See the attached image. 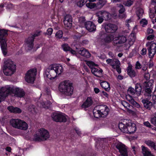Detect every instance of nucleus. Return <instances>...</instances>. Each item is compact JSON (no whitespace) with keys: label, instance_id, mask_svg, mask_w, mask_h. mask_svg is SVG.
<instances>
[{"label":"nucleus","instance_id":"11","mask_svg":"<svg viewBox=\"0 0 156 156\" xmlns=\"http://www.w3.org/2000/svg\"><path fill=\"white\" fill-rule=\"evenodd\" d=\"M41 31H36L32 37H29L26 41L25 47L27 49L30 50L33 47V41L35 37L40 35Z\"/></svg>","mask_w":156,"mask_h":156},{"label":"nucleus","instance_id":"2","mask_svg":"<svg viewBox=\"0 0 156 156\" xmlns=\"http://www.w3.org/2000/svg\"><path fill=\"white\" fill-rule=\"evenodd\" d=\"M63 71V68L61 65L58 64L51 65L46 69L44 76L50 80L53 79L61 74Z\"/></svg>","mask_w":156,"mask_h":156},{"label":"nucleus","instance_id":"48","mask_svg":"<svg viewBox=\"0 0 156 156\" xmlns=\"http://www.w3.org/2000/svg\"><path fill=\"white\" fill-rule=\"evenodd\" d=\"M141 72L144 73L145 72H147L148 71L147 66L145 65H143L141 67Z\"/></svg>","mask_w":156,"mask_h":156},{"label":"nucleus","instance_id":"58","mask_svg":"<svg viewBox=\"0 0 156 156\" xmlns=\"http://www.w3.org/2000/svg\"><path fill=\"white\" fill-rule=\"evenodd\" d=\"M53 29L51 28H49L47 30V34L48 35H51L53 32Z\"/></svg>","mask_w":156,"mask_h":156},{"label":"nucleus","instance_id":"23","mask_svg":"<svg viewBox=\"0 0 156 156\" xmlns=\"http://www.w3.org/2000/svg\"><path fill=\"white\" fill-rule=\"evenodd\" d=\"M91 71L94 75L98 77H100L102 76V70L101 69H98L95 67L92 68Z\"/></svg>","mask_w":156,"mask_h":156},{"label":"nucleus","instance_id":"30","mask_svg":"<svg viewBox=\"0 0 156 156\" xmlns=\"http://www.w3.org/2000/svg\"><path fill=\"white\" fill-rule=\"evenodd\" d=\"M8 109L11 112L15 113H20L22 112L20 108L17 107H14L13 106L8 107Z\"/></svg>","mask_w":156,"mask_h":156},{"label":"nucleus","instance_id":"25","mask_svg":"<svg viewBox=\"0 0 156 156\" xmlns=\"http://www.w3.org/2000/svg\"><path fill=\"white\" fill-rule=\"evenodd\" d=\"M121 104L127 110V111L129 112H132L133 111V107L126 101H122L121 102Z\"/></svg>","mask_w":156,"mask_h":156},{"label":"nucleus","instance_id":"54","mask_svg":"<svg viewBox=\"0 0 156 156\" xmlns=\"http://www.w3.org/2000/svg\"><path fill=\"white\" fill-rule=\"evenodd\" d=\"M135 107L139 108H140V104L134 101L133 102L131 103Z\"/></svg>","mask_w":156,"mask_h":156},{"label":"nucleus","instance_id":"31","mask_svg":"<svg viewBox=\"0 0 156 156\" xmlns=\"http://www.w3.org/2000/svg\"><path fill=\"white\" fill-rule=\"evenodd\" d=\"M142 101L145 108L148 109L151 108L152 105L151 102L146 99H143Z\"/></svg>","mask_w":156,"mask_h":156},{"label":"nucleus","instance_id":"24","mask_svg":"<svg viewBox=\"0 0 156 156\" xmlns=\"http://www.w3.org/2000/svg\"><path fill=\"white\" fill-rule=\"evenodd\" d=\"M128 75L131 77H133L136 75V74L134 70L132 68L131 65H129L127 69Z\"/></svg>","mask_w":156,"mask_h":156},{"label":"nucleus","instance_id":"10","mask_svg":"<svg viewBox=\"0 0 156 156\" xmlns=\"http://www.w3.org/2000/svg\"><path fill=\"white\" fill-rule=\"evenodd\" d=\"M107 63L111 66L112 68L115 69L119 73L121 72L120 68V63L119 60L117 58L108 59L106 60Z\"/></svg>","mask_w":156,"mask_h":156},{"label":"nucleus","instance_id":"27","mask_svg":"<svg viewBox=\"0 0 156 156\" xmlns=\"http://www.w3.org/2000/svg\"><path fill=\"white\" fill-rule=\"evenodd\" d=\"M28 127V124L24 121L21 120L18 129L23 130H27Z\"/></svg>","mask_w":156,"mask_h":156},{"label":"nucleus","instance_id":"53","mask_svg":"<svg viewBox=\"0 0 156 156\" xmlns=\"http://www.w3.org/2000/svg\"><path fill=\"white\" fill-rule=\"evenodd\" d=\"M85 21V18L84 17H81L79 18V22L81 24L84 23Z\"/></svg>","mask_w":156,"mask_h":156},{"label":"nucleus","instance_id":"18","mask_svg":"<svg viewBox=\"0 0 156 156\" xmlns=\"http://www.w3.org/2000/svg\"><path fill=\"white\" fill-rule=\"evenodd\" d=\"M105 28L106 32L112 33L117 30L118 27L115 24L109 23L105 25Z\"/></svg>","mask_w":156,"mask_h":156},{"label":"nucleus","instance_id":"52","mask_svg":"<svg viewBox=\"0 0 156 156\" xmlns=\"http://www.w3.org/2000/svg\"><path fill=\"white\" fill-rule=\"evenodd\" d=\"M141 68V65L139 61L136 62V64L135 68L136 69H140Z\"/></svg>","mask_w":156,"mask_h":156},{"label":"nucleus","instance_id":"17","mask_svg":"<svg viewBox=\"0 0 156 156\" xmlns=\"http://www.w3.org/2000/svg\"><path fill=\"white\" fill-rule=\"evenodd\" d=\"M126 37L123 35L115 36L114 40V45L121 44L124 43L126 41Z\"/></svg>","mask_w":156,"mask_h":156},{"label":"nucleus","instance_id":"57","mask_svg":"<svg viewBox=\"0 0 156 156\" xmlns=\"http://www.w3.org/2000/svg\"><path fill=\"white\" fill-rule=\"evenodd\" d=\"M126 14L123 13H119V18L122 19L123 18H126Z\"/></svg>","mask_w":156,"mask_h":156},{"label":"nucleus","instance_id":"42","mask_svg":"<svg viewBox=\"0 0 156 156\" xmlns=\"http://www.w3.org/2000/svg\"><path fill=\"white\" fill-rule=\"evenodd\" d=\"M99 2L97 3V5H100L99 7L100 8L102 7L106 3V1L105 0H98Z\"/></svg>","mask_w":156,"mask_h":156},{"label":"nucleus","instance_id":"22","mask_svg":"<svg viewBox=\"0 0 156 156\" xmlns=\"http://www.w3.org/2000/svg\"><path fill=\"white\" fill-rule=\"evenodd\" d=\"M76 52L81 55L87 58H89L90 57L91 54L86 49L84 48H81L76 51Z\"/></svg>","mask_w":156,"mask_h":156},{"label":"nucleus","instance_id":"15","mask_svg":"<svg viewBox=\"0 0 156 156\" xmlns=\"http://www.w3.org/2000/svg\"><path fill=\"white\" fill-rule=\"evenodd\" d=\"M63 23L65 27L68 29L71 28L72 24V16L69 15H66L63 20Z\"/></svg>","mask_w":156,"mask_h":156},{"label":"nucleus","instance_id":"21","mask_svg":"<svg viewBox=\"0 0 156 156\" xmlns=\"http://www.w3.org/2000/svg\"><path fill=\"white\" fill-rule=\"evenodd\" d=\"M93 101L92 98L90 97H88L87 98L85 101L81 105V107L85 109L87 108L90 107L93 104Z\"/></svg>","mask_w":156,"mask_h":156},{"label":"nucleus","instance_id":"39","mask_svg":"<svg viewBox=\"0 0 156 156\" xmlns=\"http://www.w3.org/2000/svg\"><path fill=\"white\" fill-rule=\"evenodd\" d=\"M118 7L119 8V13H123L125 11V9L123 6L121 4H119L117 5Z\"/></svg>","mask_w":156,"mask_h":156},{"label":"nucleus","instance_id":"6","mask_svg":"<svg viewBox=\"0 0 156 156\" xmlns=\"http://www.w3.org/2000/svg\"><path fill=\"white\" fill-rule=\"evenodd\" d=\"M58 89L62 94L67 96L72 95L73 92V88L72 85L66 81L62 82L60 84Z\"/></svg>","mask_w":156,"mask_h":156},{"label":"nucleus","instance_id":"55","mask_svg":"<svg viewBox=\"0 0 156 156\" xmlns=\"http://www.w3.org/2000/svg\"><path fill=\"white\" fill-rule=\"evenodd\" d=\"M151 122L154 126L156 125V116L152 118L151 120Z\"/></svg>","mask_w":156,"mask_h":156},{"label":"nucleus","instance_id":"51","mask_svg":"<svg viewBox=\"0 0 156 156\" xmlns=\"http://www.w3.org/2000/svg\"><path fill=\"white\" fill-rule=\"evenodd\" d=\"M144 73V78L147 80H148L150 78V75L148 71L147 72H145Z\"/></svg>","mask_w":156,"mask_h":156},{"label":"nucleus","instance_id":"59","mask_svg":"<svg viewBox=\"0 0 156 156\" xmlns=\"http://www.w3.org/2000/svg\"><path fill=\"white\" fill-rule=\"evenodd\" d=\"M101 95L102 96H103V97H105L108 98V94L106 92H105L104 91H102V92L101 93Z\"/></svg>","mask_w":156,"mask_h":156},{"label":"nucleus","instance_id":"38","mask_svg":"<svg viewBox=\"0 0 156 156\" xmlns=\"http://www.w3.org/2000/svg\"><path fill=\"white\" fill-rule=\"evenodd\" d=\"M87 0H80L77 3V5L79 7H82L87 2Z\"/></svg>","mask_w":156,"mask_h":156},{"label":"nucleus","instance_id":"19","mask_svg":"<svg viewBox=\"0 0 156 156\" xmlns=\"http://www.w3.org/2000/svg\"><path fill=\"white\" fill-rule=\"evenodd\" d=\"M97 14L100 16L101 15L105 20H108L111 19L112 17L111 14L108 12L101 11L97 12Z\"/></svg>","mask_w":156,"mask_h":156},{"label":"nucleus","instance_id":"56","mask_svg":"<svg viewBox=\"0 0 156 156\" xmlns=\"http://www.w3.org/2000/svg\"><path fill=\"white\" fill-rule=\"evenodd\" d=\"M154 35L153 34H150L147 36V39L148 40H152L154 39Z\"/></svg>","mask_w":156,"mask_h":156},{"label":"nucleus","instance_id":"40","mask_svg":"<svg viewBox=\"0 0 156 156\" xmlns=\"http://www.w3.org/2000/svg\"><path fill=\"white\" fill-rule=\"evenodd\" d=\"M62 47L65 51H69L70 50V48L67 44H64L62 45Z\"/></svg>","mask_w":156,"mask_h":156},{"label":"nucleus","instance_id":"3","mask_svg":"<svg viewBox=\"0 0 156 156\" xmlns=\"http://www.w3.org/2000/svg\"><path fill=\"white\" fill-rule=\"evenodd\" d=\"M119 127L122 132L128 134L133 133L136 130L135 124L132 123L129 120H126L122 122H120L119 124Z\"/></svg>","mask_w":156,"mask_h":156},{"label":"nucleus","instance_id":"63","mask_svg":"<svg viewBox=\"0 0 156 156\" xmlns=\"http://www.w3.org/2000/svg\"><path fill=\"white\" fill-rule=\"evenodd\" d=\"M154 63L151 60H150L149 62V68H150L153 67L154 66Z\"/></svg>","mask_w":156,"mask_h":156},{"label":"nucleus","instance_id":"33","mask_svg":"<svg viewBox=\"0 0 156 156\" xmlns=\"http://www.w3.org/2000/svg\"><path fill=\"white\" fill-rule=\"evenodd\" d=\"M101 87L107 91L110 89L109 84L107 82L104 81L101 83Z\"/></svg>","mask_w":156,"mask_h":156},{"label":"nucleus","instance_id":"29","mask_svg":"<svg viewBox=\"0 0 156 156\" xmlns=\"http://www.w3.org/2000/svg\"><path fill=\"white\" fill-rule=\"evenodd\" d=\"M142 153L144 156H154L151 153L149 149L147 147L142 146Z\"/></svg>","mask_w":156,"mask_h":156},{"label":"nucleus","instance_id":"7","mask_svg":"<svg viewBox=\"0 0 156 156\" xmlns=\"http://www.w3.org/2000/svg\"><path fill=\"white\" fill-rule=\"evenodd\" d=\"M50 137L48 131L44 128H41L39 129L34 135V139L36 141H44L48 139Z\"/></svg>","mask_w":156,"mask_h":156},{"label":"nucleus","instance_id":"36","mask_svg":"<svg viewBox=\"0 0 156 156\" xmlns=\"http://www.w3.org/2000/svg\"><path fill=\"white\" fill-rule=\"evenodd\" d=\"M146 144L150 147L155 150V143L151 141H148L146 142Z\"/></svg>","mask_w":156,"mask_h":156},{"label":"nucleus","instance_id":"4","mask_svg":"<svg viewBox=\"0 0 156 156\" xmlns=\"http://www.w3.org/2000/svg\"><path fill=\"white\" fill-rule=\"evenodd\" d=\"M16 67L13 62L10 59H5L3 66V72L7 76H11L15 72Z\"/></svg>","mask_w":156,"mask_h":156},{"label":"nucleus","instance_id":"41","mask_svg":"<svg viewBox=\"0 0 156 156\" xmlns=\"http://www.w3.org/2000/svg\"><path fill=\"white\" fill-rule=\"evenodd\" d=\"M87 7L90 9H93L96 6V5L95 3H88L86 4Z\"/></svg>","mask_w":156,"mask_h":156},{"label":"nucleus","instance_id":"5","mask_svg":"<svg viewBox=\"0 0 156 156\" xmlns=\"http://www.w3.org/2000/svg\"><path fill=\"white\" fill-rule=\"evenodd\" d=\"M109 109L105 105H100L96 106L93 110L94 117L96 118L99 117H105L109 114Z\"/></svg>","mask_w":156,"mask_h":156},{"label":"nucleus","instance_id":"28","mask_svg":"<svg viewBox=\"0 0 156 156\" xmlns=\"http://www.w3.org/2000/svg\"><path fill=\"white\" fill-rule=\"evenodd\" d=\"M136 30V28L135 27L133 29V31L131 33L129 37L130 38L132 37V40L129 41V45H127L128 48H129L131 45L133 44L134 41H135L136 38V33L134 31H135Z\"/></svg>","mask_w":156,"mask_h":156},{"label":"nucleus","instance_id":"9","mask_svg":"<svg viewBox=\"0 0 156 156\" xmlns=\"http://www.w3.org/2000/svg\"><path fill=\"white\" fill-rule=\"evenodd\" d=\"M37 70L36 69H30L25 74V80L28 83H32L35 80L37 74Z\"/></svg>","mask_w":156,"mask_h":156},{"label":"nucleus","instance_id":"34","mask_svg":"<svg viewBox=\"0 0 156 156\" xmlns=\"http://www.w3.org/2000/svg\"><path fill=\"white\" fill-rule=\"evenodd\" d=\"M144 12V10L142 9L139 8L137 9L136 12V14L139 19H140L142 17Z\"/></svg>","mask_w":156,"mask_h":156},{"label":"nucleus","instance_id":"35","mask_svg":"<svg viewBox=\"0 0 156 156\" xmlns=\"http://www.w3.org/2000/svg\"><path fill=\"white\" fill-rule=\"evenodd\" d=\"M136 94L138 96L140 94L141 91V88L140 85H136L135 87Z\"/></svg>","mask_w":156,"mask_h":156},{"label":"nucleus","instance_id":"44","mask_svg":"<svg viewBox=\"0 0 156 156\" xmlns=\"http://www.w3.org/2000/svg\"><path fill=\"white\" fill-rule=\"evenodd\" d=\"M96 14L97 16L98 17V23H101L104 20L103 17L101 15L100 16H98L97 14V12L96 13Z\"/></svg>","mask_w":156,"mask_h":156},{"label":"nucleus","instance_id":"46","mask_svg":"<svg viewBox=\"0 0 156 156\" xmlns=\"http://www.w3.org/2000/svg\"><path fill=\"white\" fill-rule=\"evenodd\" d=\"M140 24L143 27L147 25V20L145 19H143L140 22Z\"/></svg>","mask_w":156,"mask_h":156},{"label":"nucleus","instance_id":"16","mask_svg":"<svg viewBox=\"0 0 156 156\" xmlns=\"http://www.w3.org/2000/svg\"><path fill=\"white\" fill-rule=\"evenodd\" d=\"M153 81L150 80L148 82H145L144 85H146L147 88L145 89V95L148 96H151V90L152 89V85Z\"/></svg>","mask_w":156,"mask_h":156},{"label":"nucleus","instance_id":"61","mask_svg":"<svg viewBox=\"0 0 156 156\" xmlns=\"http://www.w3.org/2000/svg\"><path fill=\"white\" fill-rule=\"evenodd\" d=\"M42 107L44 108H48L49 107V106L50 105L49 104H48L46 102H43V103H42Z\"/></svg>","mask_w":156,"mask_h":156},{"label":"nucleus","instance_id":"14","mask_svg":"<svg viewBox=\"0 0 156 156\" xmlns=\"http://www.w3.org/2000/svg\"><path fill=\"white\" fill-rule=\"evenodd\" d=\"M53 119L57 122H65L68 116L61 113H54L52 115Z\"/></svg>","mask_w":156,"mask_h":156},{"label":"nucleus","instance_id":"37","mask_svg":"<svg viewBox=\"0 0 156 156\" xmlns=\"http://www.w3.org/2000/svg\"><path fill=\"white\" fill-rule=\"evenodd\" d=\"M87 64L91 69L92 68H94V66H96V65L93 62L91 61H85Z\"/></svg>","mask_w":156,"mask_h":156},{"label":"nucleus","instance_id":"64","mask_svg":"<svg viewBox=\"0 0 156 156\" xmlns=\"http://www.w3.org/2000/svg\"><path fill=\"white\" fill-rule=\"evenodd\" d=\"M132 22V20H131V19H129L128 20H126V26L129 27V23H131Z\"/></svg>","mask_w":156,"mask_h":156},{"label":"nucleus","instance_id":"32","mask_svg":"<svg viewBox=\"0 0 156 156\" xmlns=\"http://www.w3.org/2000/svg\"><path fill=\"white\" fill-rule=\"evenodd\" d=\"M115 37V35L114 34H109L105 37L104 39V41L105 42L108 43L112 41L114 44V40Z\"/></svg>","mask_w":156,"mask_h":156},{"label":"nucleus","instance_id":"49","mask_svg":"<svg viewBox=\"0 0 156 156\" xmlns=\"http://www.w3.org/2000/svg\"><path fill=\"white\" fill-rule=\"evenodd\" d=\"M128 92L129 93L132 95H133L135 94V90L132 87H130L129 88Z\"/></svg>","mask_w":156,"mask_h":156},{"label":"nucleus","instance_id":"20","mask_svg":"<svg viewBox=\"0 0 156 156\" xmlns=\"http://www.w3.org/2000/svg\"><path fill=\"white\" fill-rule=\"evenodd\" d=\"M85 27L87 30L90 32L95 31L96 30V25L91 21H88L85 24Z\"/></svg>","mask_w":156,"mask_h":156},{"label":"nucleus","instance_id":"45","mask_svg":"<svg viewBox=\"0 0 156 156\" xmlns=\"http://www.w3.org/2000/svg\"><path fill=\"white\" fill-rule=\"evenodd\" d=\"M126 99L129 101V102L131 104L134 100L133 99V98L129 94L127 95L126 96Z\"/></svg>","mask_w":156,"mask_h":156},{"label":"nucleus","instance_id":"60","mask_svg":"<svg viewBox=\"0 0 156 156\" xmlns=\"http://www.w3.org/2000/svg\"><path fill=\"white\" fill-rule=\"evenodd\" d=\"M147 53V49L146 48H143L141 51V54L142 55H146Z\"/></svg>","mask_w":156,"mask_h":156},{"label":"nucleus","instance_id":"1","mask_svg":"<svg viewBox=\"0 0 156 156\" xmlns=\"http://www.w3.org/2000/svg\"><path fill=\"white\" fill-rule=\"evenodd\" d=\"M14 94L19 97H23L25 94L23 90L21 88L10 85H7L0 88V102L4 101L9 95Z\"/></svg>","mask_w":156,"mask_h":156},{"label":"nucleus","instance_id":"8","mask_svg":"<svg viewBox=\"0 0 156 156\" xmlns=\"http://www.w3.org/2000/svg\"><path fill=\"white\" fill-rule=\"evenodd\" d=\"M8 30L5 29L0 30V44L2 52L5 55L7 53V39L6 36L8 35Z\"/></svg>","mask_w":156,"mask_h":156},{"label":"nucleus","instance_id":"13","mask_svg":"<svg viewBox=\"0 0 156 156\" xmlns=\"http://www.w3.org/2000/svg\"><path fill=\"white\" fill-rule=\"evenodd\" d=\"M115 146L119 150L122 156H128V152L127 148L125 145L119 142H116Z\"/></svg>","mask_w":156,"mask_h":156},{"label":"nucleus","instance_id":"47","mask_svg":"<svg viewBox=\"0 0 156 156\" xmlns=\"http://www.w3.org/2000/svg\"><path fill=\"white\" fill-rule=\"evenodd\" d=\"M133 1L131 0H128L124 3V5L126 6H129L133 4Z\"/></svg>","mask_w":156,"mask_h":156},{"label":"nucleus","instance_id":"26","mask_svg":"<svg viewBox=\"0 0 156 156\" xmlns=\"http://www.w3.org/2000/svg\"><path fill=\"white\" fill-rule=\"evenodd\" d=\"M21 120L18 119H13L10 121V123L13 127L18 129Z\"/></svg>","mask_w":156,"mask_h":156},{"label":"nucleus","instance_id":"50","mask_svg":"<svg viewBox=\"0 0 156 156\" xmlns=\"http://www.w3.org/2000/svg\"><path fill=\"white\" fill-rule=\"evenodd\" d=\"M153 102L154 104H156V92H154L152 97Z\"/></svg>","mask_w":156,"mask_h":156},{"label":"nucleus","instance_id":"62","mask_svg":"<svg viewBox=\"0 0 156 156\" xmlns=\"http://www.w3.org/2000/svg\"><path fill=\"white\" fill-rule=\"evenodd\" d=\"M153 30L151 29H148L147 30V34H153Z\"/></svg>","mask_w":156,"mask_h":156},{"label":"nucleus","instance_id":"43","mask_svg":"<svg viewBox=\"0 0 156 156\" xmlns=\"http://www.w3.org/2000/svg\"><path fill=\"white\" fill-rule=\"evenodd\" d=\"M63 35V32L61 30L58 31L55 34V36L57 38H61Z\"/></svg>","mask_w":156,"mask_h":156},{"label":"nucleus","instance_id":"12","mask_svg":"<svg viewBox=\"0 0 156 156\" xmlns=\"http://www.w3.org/2000/svg\"><path fill=\"white\" fill-rule=\"evenodd\" d=\"M146 46L147 47L149 57L153 58L156 53V44L154 41H149Z\"/></svg>","mask_w":156,"mask_h":156}]
</instances>
